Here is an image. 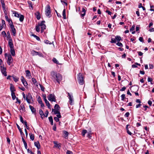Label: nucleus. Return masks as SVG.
Segmentation results:
<instances>
[{"label":"nucleus","instance_id":"f257e3e1","mask_svg":"<svg viewBox=\"0 0 154 154\" xmlns=\"http://www.w3.org/2000/svg\"><path fill=\"white\" fill-rule=\"evenodd\" d=\"M51 75L52 77L51 79L55 83L57 82L59 84L60 82L62 80V76L59 73H57L55 71H52L51 72Z\"/></svg>","mask_w":154,"mask_h":154},{"label":"nucleus","instance_id":"f03ea898","mask_svg":"<svg viewBox=\"0 0 154 154\" xmlns=\"http://www.w3.org/2000/svg\"><path fill=\"white\" fill-rule=\"evenodd\" d=\"M77 78L79 84L82 85L84 83V77L82 74L80 72L77 75Z\"/></svg>","mask_w":154,"mask_h":154},{"label":"nucleus","instance_id":"7ed1b4c3","mask_svg":"<svg viewBox=\"0 0 154 154\" xmlns=\"http://www.w3.org/2000/svg\"><path fill=\"white\" fill-rule=\"evenodd\" d=\"M51 11L50 6L49 5H47L45 7V13L46 15L48 17H50L51 16Z\"/></svg>","mask_w":154,"mask_h":154},{"label":"nucleus","instance_id":"20e7f679","mask_svg":"<svg viewBox=\"0 0 154 154\" xmlns=\"http://www.w3.org/2000/svg\"><path fill=\"white\" fill-rule=\"evenodd\" d=\"M10 49V52L11 55L14 56L15 55V51L14 48L13 44L8 45Z\"/></svg>","mask_w":154,"mask_h":154},{"label":"nucleus","instance_id":"39448f33","mask_svg":"<svg viewBox=\"0 0 154 154\" xmlns=\"http://www.w3.org/2000/svg\"><path fill=\"white\" fill-rule=\"evenodd\" d=\"M45 23V21L44 20H43L40 23V26L41 27V33H42L44 30L46 29V26L45 24H44V23Z\"/></svg>","mask_w":154,"mask_h":154},{"label":"nucleus","instance_id":"423d86ee","mask_svg":"<svg viewBox=\"0 0 154 154\" xmlns=\"http://www.w3.org/2000/svg\"><path fill=\"white\" fill-rule=\"evenodd\" d=\"M68 94L69 96L68 98L69 100V103L70 105H73L74 103L73 96L72 95L70 94L69 93H68Z\"/></svg>","mask_w":154,"mask_h":154},{"label":"nucleus","instance_id":"0eeeda50","mask_svg":"<svg viewBox=\"0 0 154 154\" xmlns=\"http://www.w3.org/2000/svg\"><path fill=\"white\" fill-rule=\"evenodd\" d=\"M48 98L50 101L55 102L56 99L55 98V96L54 94H50L48 97Z\"/></svg>","mask_w":154,"mask_h":154},{"label":"nucleus","instance_id":"6e6552de","mask_svg":"<svg viewBox=\"0 0 154 154\" xmlns=\"http://www.w3.org/2000/svg\"><path fill=\"white\" fill-rule=\"evenodd\" d=\"M4 65H3V66H0L1 72L2 74L5 76H7V72H6V69L5 67H4Z\"/></svg>","mask_w":154,"mask_h":154},{"label":"nucleus","instance_id":"1a4fd4ad","mask_svg":"<svg viewBox=\"0 0 154 154\" xmlns=\"http://www.w3.org/2000/svg\"><path fill=\"white\" fill-rule=\"evenodd\" d=\"M7 34L8 36H7V38H8V45L12 44L13 43V41L12 38L11 37V36L10 34V33L9 31H8L7 32Z\"/></svg>","mask_w":154,"mask_h":154},{"label":"nucleus","instance_id":"9d476101","mask_svg":"<svg viewBox=\"0 0 154 154\" xmlns=\"http://www.w3.org/2000/svg\"><path fill=\"white\" fill-rule=\"evenodd\" d=\"M43 99H44L45 103H46V106L48 107V108L50 109V104L49 103V102L47 100V99H46V94H43Z\"/></svg>","mask_w":154,"mask_h":154},{"label":"nucleus","instance_id":"9b49d317","mask_svg":"<svg viewBox=\"0 0 154 154\" xmlns=\"http://www.w3.org/2000/svg\"><path fill=\"white\" fill-rule=\"evenodd\" d=\"M10 26L11 29V32L13 33V35L14 36H15L16 33V30L14 28V25L13 23L10 24Z\"/></svg>","mask_w":154,"mask_h":154},{"label":"nucleus","instance_id":"f8f14e48","mask_svg":"<svg viewBox=\"0 0 154 154\" xmlns=\"http://www.w3.org/2000/svg\"><path fill=\"white\" fill-rule=\"evenodd\" d=\"M20 79L21 82L24 85L26 88H27V87L28 83L25 79L24 78V77L22 76H21V77Z\"/></svg>","mask_w":154,"mask_h":154},{"label":"nucleus","instance_id":"ddd939ff","mask_svg":"<svg viewBox=\"0 0 154 154\" xmlns=\"http://www.w3.org/2000/svg\"><path fill=\"white\" fill-rule=\"evenodd\" d=\"M0 1L2 4V8L4 11V13L5 14L7 15V13L6 12V11L5 10V4L4 3V0H0Z\"/></svg>","mask_w":154,"mask_h":154},{"label":"nucleus","instance_id":"4468645a","mask_svg":"<svg viewBox=\"0 0 154 154\" xmlns=\"http://www.w3.org/2000/svg\"><path fill=\"white\" fill-rule=\"evenodd\" d=\"M12 59H13L11 55L10 54H8V60L7 61V63L9 65H11V60Z\"/></svg>","mask_w":154,"mask_h":154},{"label":"nucleus","instance_id":"2eb2a0df","mask_svg":"<svg viewBox=\"0 0 154 154\" xmlns=\"http://www.w3.org/2000/svg\"><path fill=\"white\" fill-rule=\"evenodd\" d=\"M10 90L11 93L14 92L16 91L14 87L12 84H10Z\"/></svg>","mask_w":154,"mask_h":154},{"label":"nucleus","instance_id":"dca6fc26","mask_svg":"<svg viewBox=\"0 0 154 154\" xmlns=\"http://www.w3.org/2000/svg\"><path fill=\"white\" fill-rule=\"evenodd\" d=\"M34 145L38 149H39L40 148V145L38 141L35 142Z\"/></svg>","mask_w":154,"mask_h":154},{"label":"nucleus","instance_id":"f3484780","mask_svg":"<svg viewBox=\"0 0 154 154\" xmlns=\"http://www.w3.org/2000/svg\"><path fill=\"white\" fill-rule=\"evenodd\" d=\"M5 17L6 19V20L8 22L9 25H10V24H12V23H13L11 20L8 18V17L7 16V14H5Z\"/></svg>","mask_w":154,"mask_h":154},{"label":"nucleus","instance_id":"a211bd4d","mask_svg":"<svg viewBox=\"0 0 154 154\" xmlns=\"http://www.w3.org/2000/svg\"><path fill=\"white\" fill-rule=\"evenodd\" d=\"M29 107L32 113L35 114L36 111L35 109L33 107L30 105H29Z\"/></svg>","mask_w":154,"mask_h":154},{"label":"nucleus","instance_id":"6ab92c4d","mask_svg":"<svg viewBox=\"0 0 154 154\" xmlns=\"http://www.w3.org/2000/svg\"><path fill=\"white\" fill-rule=\"evenodd\" d=\"M85 7H83L82 8V12H83V14H81V16L82 17H84V16L85 15L86 10L85 9Z\"/></svg>","mask_w":154,"mask_h":154},{"label":"nucleus","instance_id":"aec40b11","mask_svg":"<svg viewBox=\"0 0 154 154\" xmlns=\"http://www.w3.org/2000/svg\"><path fill=\"white\" fill-rule=\"evenodd\" d=\"M35 15L36 16V18L38 20H39L40 19V13L38 11H37L36 13H35Z\"/></svg>","mask_w":154,"mask_h":154},{"label":"nucleus","instance_id":"412c9836","mask_svg":"<svg viewBox=\"0 0 154 154\" xmlns=\"http://www.w3.org/2000/svg\"><path fill=\"white\" fill-rule=\"evenodd\" d=\"M26 76H28L29 77V79H30L31 76L30 71L29 70H27L26 71Z\"/></svg>","mask_w":154,"mask_h":154},{"label":"nucleus","instance_id":"4be33fe9","mask_svg":"<svg viewBox=\"0 0 154 154\" xmlns=\"http://www.w3.org/2000/svg\"><path fill=\"white\" fill-rule=\"evenodd\" d=\"M64 134V136L65 139H67L68 138V132L66 131H63Z\"/></svg>","mask_w":154,"mask_h":154},{"label":"nucleus","instance_id":"5701e85b","mask_svg":"<svg viewBox=\"0 0 154 154\" xmlns=\"http://www.w3.org/2000/svg\"><path fill=\"white\" fill-rule=\"evenodd\" d=\"M32 81L35 85L38 86V83L36 79L34 78H32Z\"/></svg>","mask_w":154,"mask_h":154},{"label":"nucleus","instance_id":"b1692460","mask_svg":"<svg viewBox=\"0 0 154 154\" xmlns=\"http://www.w3.org/2000/svg\"><path fill=\"white\" fill-rule=\"evenodd\" d=\"M54 143V146L55 147L58 148H59L60 147V143H58L57 142V141H54L53 142Z\"/></svg>","mask_w":154,"mask_h":154},{"label":"nucleus","instance_id":"393cba45","mask_svg":"<svg viewBox=\"0 0 154 154\" xmlns=\"http://www.w3.org/2000/svg\"><path fill=\"white\" fill-rule=\"evenodd\" d=\"M22 140L24 143L25 148L26 149H27V143L25 141V140L24 139V138L23 137H22Z\"/></svg>","mask_w":154,"mask_h":154},{"label":"nucleus","instance_id":"a878e982","mask_svg":"<svg viewBox=\"0 0 154 154\" xmlns=\"http://www.w3.org/2000/svg\"><path fill=\"white\" fill-rule=\"evenodd\" d=\"M115 39L116 41L117 40L118 42L120 41V40L122 41L121 37L119 35H117L115 37Z\"/></svg>","mask_w":154,"mask_h":154},{"label":"nucleus","instance_id":"bb28decb","mask_svg":"<svg viewBox=\"0 0 154 154\" xmlns=\"http://www.w3.org/2000/svg\"><path fill=\"white\" fill-rule=\"evenodd\" d=\"M40 23H38V25L36 26L35 28H36V31L37 32H40Z\"/></svg>","mask_w":154,"mask_h":154},{"label":"nucleus","instance_id":"cd10ccee","mask_svg":"<svg viewBox=\"0 0 154 154\" xmlns=\"http://www.w3.org/2000/svg\"><path fill=\"white\" fill-rule=\"evenodd\" d=\"M49 120L51 125H53V118L52 116H51L48 118Z\"/></svg>","mask_w":154,"mask_h":154},{"label":"nucleus","instance_id":"c85d7f7f","mask_svg":"<svg viewBox=\"0 0 154 154\" xmlns=\"http://www.w3.org/2000/svg\"><path fill=\"white\" fill-rule=\"evenodd\" d=\"M16 125H17V127L18 129L20 131V132L21 134V135H22V134L24 135V133L22 132V131L21 130V128H20V127L17 124H16Z\"/></svg>","mask_w":154,"mask_h":154},{"label":"nucleus","instance_id":"c756f323","mask_svg":"<svg viewBox=\"0 0 154 154\" xmlns=\"http://www.w3.org/2000/svg\"><path fill=\"white\" fill-rule=\"evenodd\" d=\"M59 110L57 109H52V111L54 112V113L55 114H60V112L59 111Z\"/></svg>","mask_w":154,"mask_h":154},{"label":"nucleus","instance_id":"7c9ffc66","mask_svg":"<svg viewBox=\"0 0 154 154\" xmlns=\"http://www.w3.org/2000/svg\"><path fill=\"white\" fill-rule=\"evenodd\" d=\"M52 61L53 62L55 63H56V64H59L60 65V64L59 63V62L58 61V60H57L55 58V57H54L52 59Z\"/></svg>","mask_w":154,"mask_h":154},{"label":"nucleus","instance_id":"2f4dec72","mask_svg":"<svg viewBox=\"0 0 154 154\" xmlns=\"http://www.w3.org/2000/svg\"><path fill=\"white\" fill-rule=\"evenodd\" d=\"M13 14H14V16L16 17H19L20 16V14H18V12L15 11H14L13 12Z\"/></svg>","mask_w":154,"mask_h":154},{"label":"nucleus","instance_id":"473e14b6","mask_svg":"<svg viewBox=\"0 0 154 154\" xmlns=\"http://www.w3.org/2000/svg\"><path fill=\"white\" fill-rule=\"evenodd\" d=\"M19 20L20 22L23 21L24 19V16L22 14H20L19 17Z\"/></svg>","mask_w":154,"mask_h":154},{"label":"nucleus","instance_id":"72a5a7b5","mask_svg":"<svg viewBox=\"0 0 154 154\" xmlns=\"http://www.w3.org/2000/svg\"><path fill=\"white\" fill-rule=\"evenodd\" d=\"M32 54L33 56L37 55L39 54V52L36 51L34 50H32Z\"/></svg>","mask_w":154,"mask_h":154},{"label":"nucleus","instance_id":"f704fd0d","mask_svg":"<svg viewBox=\"0 0 154 154\" xmlns=\"http://www.w3.org/2000/svg\"><path fill=\"white\" fill-rule=\"evenodd\" d=\"M39 114L41 116V117L42 119L43 118V117H42L43 116H45V114L43 113V111L41 109H40L39 110Z\"/></svg>","mask_w":154,"mask_h":154},{"label":"nucleus","instance_id":"c9c22d12","mask_svg":"<svg viewBox=\"0 0 154 154\" xmlns=\"http://www.w3.org/2000/svg\"><path fill=\"white\" fill-rule=\"evenodd\" d=\"M62 15H63V19H66V10L65 9H64L63 11Z\"/></svg>","mask_w":154,"mask_h":154},{"label":"nucleus","instance_id":"e433bc0d","mask_svg":"<svg viewBox=\"0 0 154 154\" xmlns=\"http://www.w3.org/2000/svg\"><path fill=\"white\" fill-rule=\"evenodd\" d=\"M11 95L12 99L13 100H15L16 98V96L15 95L14 92L11 93Z\"/></svg>","mask_w":154,"mask_h":154},{"label":"nucleus","instance_id":"4c0bfd02","mask_svg":"<svg viewBox=\"0 0 154 154\" xmlns=\"http://www.w3.org/2000/svg\"><path fill=\"white\" fill-rule=\"evenodd\" d=\"M87 132V131L86 130H83L82 133V134L83 136L84 137L85 134Z\"/></svg>","mask_w":154,"mask_h":154},{"label":"nucleus","instance_id":"58836bf2","mask_svg":"<svg viewBox=\"0 0 154 154\" xmlns=\"http://www.w3.org/2000/svg\"><path fill=\"white\" fill-rule=\"evenodd\" d=\"M54 108L55 109H57L58 110H60V108L59 105L57 104H56L55 105Z\"/></svg>","mask_w":154,"mask_h":154},{"label":"nucleus","instance_id":"ea45409f","mask_svg":"<svg viewBox=\"0 0 154 154\" xmlns=\"http://www.w3.org/2000/svg\"><path fill=\"white\" fill-rule=\"evenodd\" d=\"M29 134L30 135V139L31 140H33L34 139V135L32 134Z\"/></svg>","mask_w":154,"mask_h":154},{"label":"nucleus","instance_id":"a19ab883","mask_svg":"<svg viewBox=\"0 0 154 154\" xmlns=\"http://www.w3.org/2000/svg\"><path fill=\"white\" fill-rule=\"evenodd\" d=\"M26 97H27L28 98L32 99V97L31 94L30 93H28V94L26 95Z\"/></svg>","mask_w":154,"mask_h":154},{"label":"nucleus","instance_id":"79ce46f5","mask_svg":"<svg viewBox=\"0 0 154 154\" xmlns=\"http://www.w3.org/2000/svg\"><path fill=\"white\" fill-rule=\"evenodd\" d=\"M28 4L29 5V7H30L32 9H33V6L32 5V3L31 1H28Z\"/></svg>","mask_w":154,"mask_h":154},{"label":"nucleus","instance_id":"37998d69","mask_svg":"<svg viewBox=\"0 0 154 154\" xmlns=\"http://www.w3.org/2000/svg\"><path fill=\"white\" fill-rule=\"evenodd\" d=\"M21 109H22L23 111H25V107L22 104L20 106Z\"/></svg>","mask_w":154,"mask_h":154},{"label":"nucleus","instance_id":"c03bdc74","mask_svg":"<svg viewBox=\"0 0 154 154\" xmlns=\"http://www.w3.org/2000/svg\"><path fill=\"white\" fill-rule=\"evenodd\" d=\"M44 42H45V44H52V43L50 42L49 41H48V40H45L44 41Z\"/></svg>","mask_w":154,"mask_h":154},{"label":"nucleus","instance_id":"a18cd8bd","mask_svg":"<svg viewBox=\"0 0 154 154\" xmlns=\"http://www.w3.org/2000/svg\"><path fill=\"white\" fill-rule=\"evenodd\" d=\"M37 100H38V103L39 104L40 103H42V99H41V98L40 97V96H39L38 97Z\"/></svg>","mask_w":154,"mask_h":154},{"label":"nucleus","instance_id":"49530a36","mask_svg":"<svg viewBox=\"0 0 154 154\" xmlns=\"http://www.w3.org/2000/svg\"><path fill=\"white\" fill-rule=\"evenodd\" d=\"M12 77H13L14 80V81H15V82H17L18 81L19 78H17L16 77H14V76H12Z\"/></svg>","mask_w":154,"mask_h":154},{"label":"nucleus","instance_id":"de8ad7c7","mask_svg":"<svg viewBox=\"0 0 154 154\" xmlns=\"http://www.w3.org/2000/svg\"><path fill=\"white\" fill-rule=\"evenodd\" d=\"M110 42L111 43H116V41L115 38H112Z\"/></svg>","mask_w":154,"mask_h":154},{"label":"nucleus","instance_id":"09e8293b","mask_svg":"<svg viewBox=\"0 0 154 154\" xmlns=\"http://www.w3.org/2000/svg\"><path fill=\"white\" fill-rule=\"evenodd\" d=\"M39 85L40 86V87L41 88V90L43 91H45V88L44 87V86L43 85H40V84H39Z\"/></svg>","mask_w":154,"mask_h":154},{"label":"nucleus","instance_id":"8fccbe9b","mask_svg":"<svg viewBox=\"0 0 154 154\" xmlns=\"http://www.w3.org/2000/svg\"><path fill=\"white\" fill-rule=\"evenodd\" d=\"M2 34L4 37H6L7 36L6 33L5 31H2Z\"/></svg>","mask_w":154,"mask_h":154},{"label":"nucleus","instance_id":"3c124183","mask_svg":"<svg viewBox=\"0 0 154 154\" xmlns=\"http://www.w3.org/2000/svg\"><path fill=\"white\" fill-rule=\"evenodd\" d=\"M125 94H122L121 96V100L122 101H123L124 100V99L125 98Z\"/></svg>","mask_w":154,"mask_h":154},{"label":"nucleus","instance_id":"603ef678","mask_svg":"<svg viewBox=\"0 0 154 154\" xmlns=\"http://www.w3.org/2000/svg\"><path fill=\"white\" fill-rule=\"evenodd\" d=\"M2 25L3 26V27L6 26V25L5 24V21L3 20H2Z\"/></svg>","mask_w":154,"mask_h":154},{"label":"nucleus","instance_id":"864d4df0","mask_svg":"<svg viewBox=\"0 0 154 154\" xmlns=\"http://www.w3.org/2000/svg\"><path fill=\"white\" fill-rule=\"evenodd\" d=\"M31 99L28 98L27 97H26V100L27 102L29 104H30L31 103Z\"/></svg>","mask_w":154,"mask_h":154},{"label":"nucleus","instance_id":"5fc2aeb1","mask_svg":"<svg viewBox=\"0 0 154 154\" xmlns=\"http://www.w3.org/2000/svg\"><path fill=\"white\" fill-rule=\"evenodd\" d=\"M135 26L134 25H133L132 26L131 28L130 29V32H131L132 31H133L135 29Z\"/></svg>","mask_w":154,"mask_h":154},{"label":"nucleus","instance_id":"6e6d98bb","mask_svg":"<svg viewBox=\"0 0 154 154\" xmlns=\"http://www.w3.org/2000/svg\"><path fill=\"white\" fill-rule=\"evenodd\" d=\"M116 45L119 46L121 47H123V46L122 44L121 43L119 42H117V43L116 44Z\"/></svg>","mask_w":154,"mask_h":154},{"label":"nucleus","instance_id":"4d7b16f0","mask_svg":"<svg viewBox=\"0 0 154 154\" xmlns=\"http://www.w3.org/2000/svg\"><path fill=\"white\" fill-rule=\"evenodd\" d=\"M48 110L46 111L45 112V116H44L47 117H48Z\"/></svg>","mask_w":154,"mask_h":154},{"label":"nucleus","instance_id":"13d9d810","mask_svg":"<svg viewBox=\"0 0 154 154\" xmlns=\"http://www.w3.org/2000/svg\"><path fill=\"white\" fill-rule=\"evenodd\" d=\"M54 119L56 122H59L60 121L59 119L56 117H54Z\"/></svg>","mask_w":154,"mask_h":154},{"label":"nucleus","instance_id":"bf43d9fd","mask_svg":"<svg viewBox=\"0 0 154 154\" xmlns=\"http://www.w3.org/2000/svg\"><path fill=\"white\" fill-rule=\"evenodd\" d=\"M61 0V2L62 3H64L66 5V6L67 5V4L66 2V0Z\"/></svg>","mask_w":154,"mask_h":154},{"label":"nucleus","instance_id":"052dcab7","mask_svg":"<svg viewBox=\"0 0 154 154\" xmlns=\"http://www.w3.org/2000/svg\"><path fill=\"white\" fill-rule=\"evenodd\" d=\"M148 82H151L152 81V78H150V77H148Z\"/></svg>","mask_w":154,"mask_h":154},{"label":"nucleus","instance_id":"680f3d73","mask_svg":"<svg viewBox=\"0 0 154 154\" xmlns=\"http://www.w3.org/2000/svg\"><path fill=\"white\" fill-rule=\"evenodd\" d=\"M130 115V113L128 112H126L125 114V117H128Z\"/></svg>","mask_w":154,"mask_h":154},{"label":"nucleus","instance_id":"e2e57ef3","mask_svg":"<svg viewBox=\"0 0 154 154\" xmlns=\"http://www.w3.org/2000/svg\"><path fill=\"white\" fill-rule=\"evenodd\" d=\"M53 129L54 131H56L57 130L56 125L54 124L53 127Z\"/></svg>","mask_w":154,"mask_h":154},{"label":"nucleus","instance_id":"0e129e2a","mask_svg":"<svg viewBox=\"0 0 154 154\" xmlns=\"http://www.w3.org/2000/svg\"><path fill=\"white\" fill-rule=\"evenodd\" d=\"M66 154H72V152L69 150H67L66 152Z\"/></svg>","mask_w":154,"mask_h":154},{"label":"nucleus","instance_id":"69168bd1","mask_svg":"<svg viewBox=\"0 0 154 154\" xmlns=\"http://www.w3.org/2000/svg\"><path fill=\"white\" fill-rule=\"evenodd\" d=\"M139 40L141 42H143V39L142 37H140L139 38Z\"/></svg>","mask_w":154,"mask_h":154},{"label":"nucleus","instance_id":"338daca9","mask_svg":"<svg viewBox=\"0 0 154 154\" xmlns=\"http://www.w3.org/2000/svg\"><path fill=\"white\" fill-rule=\"evenodd\" d=\"M20 122L22 123H24V122L23 121V117L21 116H20Z\"/></svg>","mask_w":154,"mask_h":154},{"label":"nucleus","instance_id":"774afa93","mask_svg":"<svg viewBox=\"0 0 154 154\" xmlns=\"http://www.w3.org/2000/svg\"><path fill=\"white\" fill-rule=\"evenodd\" d=\"M142 105L141 104H140V103H139L138 104H137L136 105V108H138L140 107V106Z\"/></svg>","mask_w":154,"mask_h":154}]
</instances>
